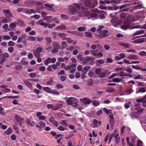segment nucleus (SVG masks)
Listing matches in <instances>:
<instances>
[{
    "instance_id": "obj_30",
    "label": "nucleus",
    "mask_w": 146,
    "mask_h": 146,
    "mask_svg": "<svg viewBox=\"0 0 146 146\" xmlns=\"http://www.w3.org/2000/svg\"><path fill=\"white\" fill-rule=\"evenodd\" d=\"M92 104L94 106H97L100 104V103L98 101L94 100L92 102Z\"/></svg>"
},
{
    "instance_id": "obj_3",
    "label": "nucleus",
    "mask_w": 146,
    "mask_h": 146,
    "mask_svg": "<svg viewBox=\"0 0 146 146\" xmlns=\"http://www.w3.org/2000/svg\"><path fill=\"white\" fill-rule=\"evenodd\" d=\"M131 24V21L126 19L124 21L123 24L121 26V28L123 30H126L130 27Z\"/></svg>"
},
{
    "instance_id": "obj_22",
    "label": "nucleus",
    "mask_w": 146,
    "mask_h": 146,
    "mask_svg": "<svg viewBox=\"0 0 146 146\" xmlns=\"http://www.w3.org/2000/svg\"><path fill=\"white\" fill-rule=\"evenodd\" d=\"M55 24H54L52 25H51L49 24H46L45 25V27H48L49 29H52L53 27L55 25Z\"/></svg>"
},
{
    "instance_id": "obj_2",
    "label": "nucleus",
    "mask_w": 146,
    "mask_h": 146,
    "mask_svg": "<svg viewBox=\"0 0 146 146\" xmlns=\"http://www.w3.org/2000/svg\"><path fill=\"white\" fill-rule=\"evenodd\" d=\"M69 8L70 10V13L73 15L75 14L77 9H79L80 6L77 4L74 3L73 4V6L72 5H70Z\"/></svg>"
},
{
    "instance_id": "obj_55",
    "label": "nucleus",
    "mask_w": 146,
    "mask_h": 146,
    "mask_svg": "<svg viewBox=\"0 0 146 146\" xmlns=\"http://www.w3.org/2000/svg\"><path fill=\"white\" fill-rule=\"evenodd\" d=\"M126 16V15L125 13H122L120 15V17L122 19H124Z\"/></svg>"
},
{
    "instance_id": "obj_53",
    "label": "nucleus",
    "mask_w": 146,
    "mask_h": 146,
    "mask_svg": "<svg viewBox=\"0 0 146 146\" xmlns=\"http://www.w3.org/2000/svg\"><path fill=\"white\" fill-rule=\"evenodd\" d=\"M139 54L141 56H146V52L144 51H141L139 52Z\"/></svg>"
},
{
    "instance_id": "obj_40",
    "label": "nucleus",
    "mask_w": 146,
    "mask_h": 146,
    "mask_svg": "<svg viewBox=\"0 0 146 146\" xmlns=\"http://www.w3.org/2000/svg\"><path fill=\"white\" fill-rule=\"evenodd\" d=\"M51 34L52 36V38L54 40H55L57 36V33L56 32H53Z\"/></svg>"
},
{
    "instance_id": "obj_27",
    "label": "nucleus",
    "mask_w": 146,
    "mask_h": 146,
    "mask_svg": "<svg viewBox=\"0 0 146 146\" xmlns=\"http://www.w3.org/2000/svg\"><path fill=\"white\" fill-rule=\"evenodd\" d=\"M98 121L96 119H93V123L94 125V127H98Z\"/></svg>"
},
{
    "instance_id": "obj_18",
    "label": "nucleus",
    "mask_w": 146,
    "mask_h": 146,
    "mask_svg": "<svg viewBox=\"0 0 146 146\" xmlns=\"http://www.w3.org/2000/svg\"><path fill=\"white\" fill-rule=\"evenodd\" d=\"M45 40L46 42V44L48 45L50 44L52 42V40L49 37H46L45 38Z\"/></svg>"
},
{
    "instance_id": "obj_54",
    "label": "nucleus",
    "mask_w": 146,
    "mask_h": 146,
    "mask_svg": "<svg viewBox=\"0 0 146 146\" xmlns=\"http://www.w3.org/2000/svg\"><path fill=\"white\" fill-rule=\"evenodd\" d=\"M42 50V48L41 47H37L36 50V52H39V53L41 52Z\"/></svg>"
},
{
    "instance_id": "obj_60",
    "label": "nucleus",
    "mask_w": 146,
    "mask_h": 146,
    "mask_svg": "<svg viewBox=\"0 0 146 146\" xmlns=\"http://www.w3.org/2000/svg\"><path fill=\"white\" fill-rule=\"evenodd\" d=\"M58 49L53 48L51 50V52L53 53H56L58 52Z\"/></svg>"
},
{
    "instance_id": "obj_56",
    "label": "nucleus",
    "mask_w": 146,
    "mask_h": 146,
    "mask_svg": "<svg viewBox=\"0 0 146 146\" xmlns=\"http://www.w3.org/2000/svg\"><path fill=\"white\" fill-rule=\"evenodd\" d=\"M56 87L58 89L62 88H63V85L60 84H57L56 86Z\"/></svg>"
},
{
    "instance_id": "obj_19",
    "label": "nucleus",
    "mask_w": 146,
    "mask_h": 146,
    "mask_svg": "<svg viewBox=\"0 0 146 146\" xmlns=\"http://www.w3.org/2000/svg\"><path fill=\"white\" fill-rule=\"evenodd\" d=\"M36 24L37 25H40L42 26H44L46 24L43 22V21L42 19H40L38 21L36 22Z\"/></svg>"
},
{
    "instance_id": "obj_12",
    "label": "nucleus",
    "mask_w": 146,
    "mask_h": 146,
    "mask_svg": "<svg viewBox=\"0 0 146 146\" xmlns=\"http://www.w3.org/2000/svg\"><path fill=\"white\" fill-rule=\"evenodd\" d=\"M47 107L48 109H51L53 110H57V109L55 108V106H53L52 104H49L47 105Z\"/></svg>"
},
{
    "instance_id": "obj_36",
    "label": "nucleus",
    "mask_w": 146,
    "mask_h": 146,
    "mask_svg": "<svg viewBox=\"0 0 146 146\" xmlns=\"http://www.w3.org/2000/svg\"><path fill=\"white\" fill-rule=\"evenodd\" d=\"M36 50H34L33 51L34 54L36 58L38 57H40V54L39 52H36Z\"/></svg>"
},
{
    "instance_id": "obj_15",
    "label": "nucleus",
    "mask_w": 146,
    "mask_h": 146,
    "mask_svg": "<svg viewBox=\"0 0 146 146\" xmlns=\"http://www.w3.org/2000/svg\"><path fill=\"white\" fill-rule=\"evenodd\" d=\"M26 10L25 11V13L26 14H31L33 13H34V12L35 11L33 9H25Z\"/></svg>"
},
{
    "instance_id": "obj_17",
    "label": "nucleus",
    "mask_w": 146,
    "mask_h": 146,
    "mask_svg": "<svg viewBox=\"0 0 146 146\" xmlns=\"http://www.w3.org/2000/svg\"><path fill=\"white\" fill-rule=\"evenodd\" d=\"M12 132L11 128L10 127H9L4 132V133L6 135H9L11 134L12 133Z\"/></svg>"
},
{
    "instance_id": "obj_13",
    "label": "nucleus",
    "mask_w": 146,
    "mask_h": 146,
    "mask_svg": "<svg viewBox=\"0 0 146 146\" xmlns=\"http://www.w3.org/2000/svg\"><path fill=\"white\" fill-rule=\"evenodd\" d=\"M23 82L25 84V85L29 88H31L32 87V85L31 83L27 80H24L23 81Z\"/></svg>"
},
{
    "instance_id": "obj_62",
    "label": "nucleus",
    "mask_w": 146,
    "mask_h": 146,
    "mask_svg": "<svg viewBox=\"0 0 146 146\" xmlns=\"http://www.w3.org/2000/svg\"><path fill=\"white\" fill-rule=\"evenodd\" d=\"M8 44L9 46H13L15 45V43L12 41H10L9 42Z\"/></svg>"
},
{
    "instance_id": "obj_4",
    "label": "nucleus",
    "mask_w": 146,
    "mask_h": 146,
    "mask_svg": "<svg viewBox=\"0 0 146 146\" xmlns=\"http://www.w3.org/2000/svg\"><path fill=\"white\" fill-rule=\"evenodd\" d=\"M94 58L92 56L86 58L82 62V63L84 65L86 63L88 62V61H89V64L91 65H92L94 64L93 61H94Z\"/></svg>"
},
{
    "instance_id": "obj_61",
    "label": "nucleus",
    "mask_w": 146,
    "mask_h": 146,
    "mask_svg": "<svg viewBox=\"0 0 146 146\" xmlns=\"http://www.w3.org/2000/svg\"><path fill=\"white\" fill-rule=\"evenodd\" d=\"M72 105V106L74 107L77 106L78 105L77 100H76L74 102H73V104Z\"/></svg>"
},
{
    "instance_id": "obj_59",
    "label": "nucleus",
    "mask_w": 146,
    "mask_h": 146,
    "mask_svg": "<svg viewBox=\"0 0 146 146\" xmlns=\"http://www.w3.org/2000/svg\"><path fill=\"white\" fill-rule=\"evenodd\" d=\"M25 9L24 8H19L17 9V11L18 12H20L24 11H25Z\"/></svg>"
},
{
    "instance_id": "obj_63",
    "label": "nucleus",
    "mask_w": 146,
    "mask_h": 146,
    "mask_svg": "<svg viewBox=\"0 0 146 146\" xmlns=\"http://www.w3.org/2000/svg\"><path fill=\"white\" fill-rule=\"evenodd\" d=\"M14 50V48L13 47H10L8 48V50L10 53L12 52Z\"/></svg>"
},
{
    "instance_id": "obj_14",
    "label": "nucleus",
    "mask_w": 146,
    "mask_h": 146,
    "mask_svg": "<svg viewBox=\"0 0 146 146\" xmlns=\"http://www.w3.org/2000/svg\"><path fill=\"white\" fill-rule=\"evenodd\" d=\"M52 45L53 48H56L59 49L60 47L59 44L56 42H53L52 43Z\"/></svg>"
},
{
    "instance_id": "obj_20",
    "label": "nucleus",
    "mask_w": 146,
    "mask_h": 146,
    "mask_svg": "<svg viewBox=\"0 0 146 146\" xmlns=\"http://www.w3.org/2000/svg\"><path fill=\"white\" fill-rule=\"evenodd\" d=\"M43 90L46 92L50 94L52 90L50 88L48 87H44Z\"/></svg>"
},
{
    "instance_id": "obj_58",
    "label": "nucleus",
    "mask_w": 146,
    "mask_h": 146,
    "mask_svg": "<svg viewBox=\"0 0 146 146\" xmlns=\"http://www.w3.org/2000/svg\"><path fill=\"white\" fill-rule=\"evenodd\" d=\"M141 140H138L137 143V146H143Z\"/></svg>"
},
{
    "instance_id": "obj_29",
    "label": "nucleus",
    "mask_w": 146,
    "mask_h": 146,
    "mask_svg": "<svg viewBox=\"0 0 146 146\" xmlns=\"http://www.w3.org/2000/svg\"><path fill=\"white\" fill-rule=\"evenodd\" d=\"M127 58L129 59H137L138 58L137 55H132L129 56Z\"/></svg>"
},
{
    "instance_id": "obj_26",
    "label": "nucleus",
    "mask_w": 146,
    "mask_h": 146,
    "mask_svg": "<svg viewBox=\"0 0 146 146\" xmlns=\"http://www.w3.org/2000/svg\"><path fill=\"white\" fill-rule=\"evenodd\" d=\"M103 110L108 115L109 113L112 114V113L110 112V111H111V110H108L107 108H103Z\"/></svg>"
},
{
    "instance_id": "obj_6",
    "label": "nucleus",
    "mask_w": 146,
    "mask_h": 146,
    "mask_svg": "<svg viewBox=\"0 0 146 146\" xmlns=\"http://www.w3.org/2000/svg\"><path fill=\"white\" fill-rule=\"evenodd\" d=\"M100 34H101L105 38L108 36V35L107 34L108 31L107 30H101L98 32Z\"/></svg>"
},
{
    "instance_id": "obj_48",
    "label": "nucleus",
    "mask_w": 146,
    "mask_h": 146,
    "mask_svg": "<svg viewBox=\"0 0 146 146\" xmlns=\"http://www.w3.org/2000/svg\"><path fill=\"white\" fill-rule=\"evenodd\" d=\"M39 124L40 126L42 127H44L45 126V123L42 121H40L39 123Z\"/></svg>"
},
{
    "instance_id": "obj_57",
    "label": "nucleus",
    "mask_w": 146,
    "mask_h": 146,
    "mask_svg": "<svg viewBox=\"0 0 146 146\" xmlns=\"http://www.w3.org/2000/svg\"><path fill=\"white\" fill-rule=\"evenodd\" d=\"M44 5L50 9L52 8L53 7L54 5L53 4L50 5L48 3L44 4Z\"/></svg>"
},
{
    "instance_id": "obj_39",
    "label": "nucleus",
    "mask_w": 146,
    "mask_h": 146,
    "mask_svg": "<svg viewBox=\"0 0 146 146\" xmlns=\"http://www.w3.org/2000/svg\"><path fill=\"white\" fill-rule=\"evenodd\" d=\"M50 94L56 95H58L59 94L58 92L55 90H52Z\"/></svg>"
},
{
    "instance_id": "obj_47",
    "label": "nucleus",
    "mask_w": 146,
    "mask_h": 146,
    "mask_svg": "<svg viewBox=\"0 0 146 146\" xmlns=\"http://www.w3.org/2000/svg\"><path fill=\"white\" fill-rule=\"evenodd\" d=\"M85 27H80L77 28V30L80 31H83L85 30Z\"/></svg>"
},
{
    "instance_id": "obj_44",
    "label": "nucleus",
    "mask_w": 146,
    "mask_h": 146,
    "mask_svg": "<svg viewBox=\"0 0 146 146\" xmlns=\"http://www.w3.org/2000/svg\"><path fill=\"white\" fill-rule=\"evenodd\" d=\"M7 87L4 88V89H1V90L5 93L9 92H11V90L9 89L6 88Z\"/></svg>"
},
{
    "instance_id": "obj_31",
    "label": "nucleus",
    "mask_w": 146,
    "mask_h": 146,
    "mask_svg": "<svg viewBox=\"0 0 146 146\" xmlns=\"http://www.w3.org/2000/svg\"><path fill=\"white\" fill-rule=\"evenodd\" d=\"M99 2L100 4H103L104 5H105V3L109 4L110 3V1L108 0L102 1L100 0L99 1Z\"/></svg>"
},
{
    "instance_id": "obj_21",
    "label": "nucleus",
    "mask_w": 146,
    "mask_h": 146,
    "mask_svg": "<svg viewBox=\"0 0 146 146\" xmlns=\"http://www.w3.org/2000/svg\"><path fill=\"white\" fill-rule=\"evenodd\" d=\"M144 33V31L143 30H141L139 31H137L136 32L134 33L133 34V36H135L140 34H143Z\"/></svg>"
},
{
    "instance_id": "obj_45",
    "label": "nucleus",
    "mask_w": 146,
    "mask_h": 146,
    "mask_svg": "<svg viewBox=\"0 0 146 146\" xmlns=\"http://www.w3.org/2000/svg\"><path fill=\"white\" fill-rule=\"evenodd\" d=\"M145 91V89L144 88H141L138 89V92L143 93Z\"/></svg>"
},
{
    "instance_id": "obj_33",
    "label": "nucleus",
    "mask_w": 146,
    "mask_h": 146,
    "mask_svg": "<svg viewBox=\"0 0 146 146\" xmlns=\"http://www.w3.org/2000/svg\"><path fill=\"white\" fill-rule=\"evenodd\" d=\"M118 19V18L114 17L111 20V23L113 24H115L117 22Z\"/></svg>"
},
{
    "instance_id": "obj_51",
    "label": "nucleus",
    "mask_w": 146,
    "mask_h": 146,
    "mask_svg": "<svg viewBox=\"0 0 146 146\" xmlns=\"http://www.w3.org/2000/svg\"><path fill=\"white\" fill-rule=\"evenodd\" d=\"M28 40H29L34 41L36 40V38L34 36H29L28 37Z\"/></svg>"
},
{
    "instance_id": "obj_41",
    "label": "nucleus",
    "mask_w": 146,
    "mask_h": 146,
    "mask_svg": "<svg viewBox=\"0 0 146 146\" xmlns=\"http://www.w3.org/2000/svg\"><path fill=\"white\" fill-rule=\"evenodd\" d=\"M101 68H97L95 70V73L97 74H99L101 72Z\"/></svg>"
},
{
    "instance_id": "obj_49",
    "label": "nucleus",
    "mask_w": 146,
    "mask_h": 146,
    "mask_svg": "<svg viewBox=\"0 0 146 146\" xmlns=\"http://www.w3.org/2000/svg\"><path fill=\"white\" fill-rule=\"evenodd\" d=\"M1 56H3L5 58H8L9 57V55L7 53H5L4 54H1Z\"/></svg>"
},
{
    "instance_id": "obj_7",
    "label": "nucleus",
    "mask_w": 146,
    "mask_h": 146,
    "mask_svg": "<svg viewBox=\"0 0 146 146\" xmlns=\"http://www.w3.org/2000/svg\"><path fill=\"white\" fill-rule=\"evenodd\" d=\"M82 101L83 103L85 104H89L92 102L91 100L86 98L82 99Z\"/></svg>"
},
{
    "instance_id": "obj_32",
    "label": "nucleus",
    "mask_w": 146,
    "mask_h": 146,
    "mask_svg": "<svg viewBox=\"0 0 146 146\" xmlns=\"http://www.w3.org/2000/svg\"><path fill=\"white\" fill-rule=\"evenodd\" d=\"M99 78H104L106 77V74L104 72H101L98 75Z\"/></svg>"
},
{
    "instance_id": "obj_43",
    "label": "nucleus",
    "mask_w": 146,
    "mask_h": 146,
    "mask_svg": "<svg viewBox=\"0 0 146 146\" xmlns=\"http://www.w3.org/2000/svg\"><path fill=\"white\" fill-rule=\"evenodd\" d=\"M3 12L5 13V16H8L7 15V14L10 13V10L8 9H3Z\"/></svg>"
},
{
    "instance_id": "obj_50",
    "label": "nucleus",
    "mask_w": 146,
    "mask_h": 146,
    "mask_svg": "<svg viewBox=\"0 0 146 146\" xmlns=\"http://www.w3.org/2000/svg\"><path fill=\"white\" fill-rule=\"evenodd\" d=\"M111 10H116L118 9H119V7L118 6H114L113 7H111L109 8Z\"/></svg>"
},
{
    "instance_id": "obj_64",
    "label": "nucleus",
    "mask_w": 146,
    "mask_h": 146,
    "mask_svg": "<svg viewBox=\"0 0 146 146\" xmlns=\"http://www.w3.org/2000/svg\"><path fill=\"white\" fill-rule=\"evenodd\" d=\"M93 83V81L92 79H90L88 81V85L90 86H92Z\"/></svg>"
},
{
    "instance_id": "obj_16",
    "label": "nucleus",
    "mask_w": 146,
    "mask_h": 146,
    "mask_svg": "<svg viewBox=\"0 0 146 146\" xmlns=\"http://www.w3.org/2000/svg\"><path fill=\"white\" fill-rule=\"evenodd\" d=\"M51 59L49 57L47 58L46 60L44 61V64L46 65H48V63L51 62Z\"/></svg>"
},
{
    "instance_id": "obj_5",
    "label": "nucleus",
    "mask_w": 146,
    "mask_h": 146,
    "mask_svg": "<svg viewBox=\"0 0 146 146\" xmlns=\"http://www.w3.org/2000/svg\"><path fill=\"white\" fill-rule=\"evenodd\" d=\"M34 1L36 5V10L37 12L40 13L43 8L42 4L38 1Z\"/></svg>"
},
{
    "instance_id": "obj_8",
    "label": "nucleus",
    "mask_w": 146,
    "mask_h": 146,
    "mask_svg": "<svg viewBox=\"0 0 146 146\" xmlns=\"http://www.w3.org/2000/svg\"><path fill=\"white\" fill-rule=\"evenodd\" d=\"M91 67L90 66H85L82 70V73L86 74L87 71L91 69Z\"/></svg>"
},
{
    "instance_id": "obj_46",
    "label": "nucleus",
    "mask_w": 146,
    "mask_h": 146,
    "mask_svg": "<svg viewBox=\"0 0 146 146\" xmlns=\"http://www.w3.org/2000/svg\"><path fill=\"white\" fill-rule=\"evenodd\" d=\"M57 129L60 131H63L67 129L66 128H64L63 126L60 125L57 128Z\"/></svg>"
},
{
    "instance_id": "obj_10",
    "label": "nucleus",
    "mask_w": 146,
    "mask_h": 146,
    "mask_svg": "<svg viewBox=\"0 0 146 146\" xmlns=\"http://www.w3.org/2000/svg\"><path fill=\"white\" fill-rule=\"evenodd\" d=\"M74 99L76 100V99L72 97H70L68 98V99L66 100V102L67 103L70 105H72L73 104V100Z\"/></svg>"
},
{
    "instance_id": "obj_1",
    "label": "nucleus",
    "mask_w": 146,
    "mask_h": 146,
    "mask_svg": "<svg viewBox=\"0 0 146 146\" xmlns=\"http://www.w3.org/2000/svg\"><path fill=\"white\" fill-rule=\"evenodd\" d=\"M98 4V2L96 0H87L84 5L86 7L91 8L95 7Z\"/></svg>"
},
{
    "instance_id": "obj_37",
    "label": "nucleus",
    "mask_w": 146,
    "mask_h": 146,
    "mask_svg": "<svg viewBox=\"0 0 146 146\" xmlns=\"http://www.w3.org/2000/svg\"><path fill=\"white\" fill-rule=\"evenodd\" d=\"M63 106V104H58L55 106V108L57 109V110L58 109L62 108Z\"/></svg>"
},
{
    "instance_id": "obj_34",
    "label": "nucleus",
    "mask_w": 146,
    "mask_h": 146,
    "mask_svg": "<svg viewBox=\"0 0 146 146\" xmlns=\"http://www.w3.org/2000/svg\"><path fill=\"white\" fill-rule=\"evenodd\" d=\"M119 45L121 46H123L124 47L126 48H129V44H127L125 43H123L122 42H119Z\"/></svg>"
},
{
    "instance_id": "obj_24",
    "label": "nucleus",
    "mask_w": 146,
    "mask_h": 146,
    "mask_svg": "<svg viewBox=\"0 0 146 146\" xmlns=\"http://www.w3.org/2000/svg\"><path fill=\"white\" fill-rule=\"evenodd\" d=\"M58 35L60 37L63 38V40H65V38H66L65 36H66V35L64 33H59Z\"/></svg>"
},
{
    "instance_id": "obj_9",
    "label": "nucleus",
    "mask_w": 146,
    "mask_h": 146,
    "mask_svg": "<svg viewBox=\"0 0 146 146\" xmlns=\"http://www.w3.org/2000/svg\"><path fill=\"white\" fill-rule=\"evenodd\" d=\"M66 29V27L64 25L62 24L56 27V29L57 30H64Z\"/></svg>"
},
{
    "instance_id": "obj_25",
    "label": "nucleus",
    "mask_w": 146,
    "mask_h": 146,
    "mask_svg": "<svg viewBox=\"0 0 146 146\" xmlns=\"http://www.w3.org/2000/svg\"><path fill=\"white\" fill-rule=\"evenodd\" d=\"M104 60L102 59L98 60L96 62V64L97 65H99V64H103L104 63Z\"/></svg>"
},
{
    "instance_id": "obj_23",
    "label": "nucleus",
    "mask_w": 146,
    "mask_h": 146,
    "mask_svg": "<svg viewBox=\"0 0 146 146\" xmlns=\"http://www.w3.org/2000/svg\"><path fill=\"white\" fill-rule=\"evenodd\" d=\"M17 23L21 27H24L25 26L24 22L20 19H18L17 20Z\"/></svg>"
},
{
    "instance_id": "obj_11",
    "label": "nucleus",
    "mask_w": 146,
    "mask_h": 146,
    "mask_svg": "<svg viewBox=\"0 0 146 146\" xmlns=\"http://www.w3.org/2000/svg\"><path fill=\"white\" fill-rule=\"evenodd\" d=\"M146 97L144 96L142 98L137 99L136 100V101L140 103L142 102L143 103H146V100L145 99H146Z\"/></svg>"
},
{
    "instance_id": "obj_52",
    "label": "nucleus",
    "mask_w": 146,
    "mask_h": 146,
    "mask_svg": "<svg viewBox=\"0 0 146 146\" xmlns=\"http://www.w3.org/2000/svg\"><path fill=\"white\" fill-rule=\"evenodd\" d=\"M65 40H66L67 42L69 43H72L73 42L72 40L70 38H65Z\"/></svg>"
},
{
    "instance_id": "obj_38",
    "label": "nucleus",
    "mask_w": 146,
    "mask_h": 146,
    "mask_svg": "<svg viewBox=\"0 0 146 146\" xmlns=\"http://www.w3.org/2000/svg\"><path fill=\"white\" fill-rule=\"evenodd\" d=\"M15 119L17 121L20 122L22 120V119L21 117L18 115H16L15 116Z\"/></svg>"
},
{
    "instance_id": "obj_42",
    "label": "nucleus",
    "mask_w": 146,
    "mask_h": 146,
    "mask_svg": "<svg viewBox=\"0 0 146 146\" xmlns=\"http://www.w3.org/2000/svg\"><path fill=\"white\" fill-rule=\"evenodd\" d=\"M85 35L86 36L90 38H92V34L90 32H86L85 33Z\"/></svg>"
},
{
    "instance_id": "obj_28",
    "label": "nucleus",
    "mask_w": 146,
    "mask_h": 146,
    "mask_svg": "<svg viewBox=\"0 0 146 146\" xmlns=\"http://www.w3.org/2000/svg\"><path fill=\"white\" fill-rule=\"evenodd\" d=\"M115 91V89L113 88L109 87L107 88L106 89V92L108 93L113 92Z\"/></svg>"
},
{
    "instance_id": "obj_35",
    "label": "nucleus",
    "mask_w": 146,
    "mask_h": 146,
    "mask_svg": "<svg viewBox=\"0 0 146 146\" xmlns=\"http://www.w3.org/2000/svg\"><path fill=\"white\" fill-rule=\"evenodd\" d=\"M121 79H119L117 77L114 78L112 80V81L114 82H121Z\"/></svg>"
}]
</instances>
